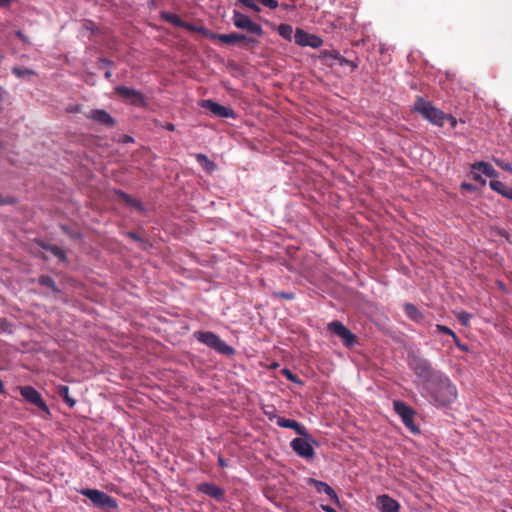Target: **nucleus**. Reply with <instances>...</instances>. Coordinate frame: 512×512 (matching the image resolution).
I'll list each match as a JSON object with an SVG mask.
<instances>
[{"label": "nucleus", "mask_w": 512, "mask_h": 512, "mask_svg": "<svg viewBox=\"0 0 512 512\" xmlns=\"http://www.w3.org/2000/svg\"><path fill=\"white\" fill-rule=\"evenodd\" d=\"M423 389L435 403L442 406L450 404L457 397L455 385L442 372L431 384Z\"/></svg>", "instance_id": "obj_1"}, {"label": "nucleus", "mask_w": 512, "mask_h": 512, "mask_svg": "<svg viewBox=\"0 0 512 512\" xmlns=\"http://www.w3.org/2000/svg\"><path fill=\"white\" fill-rule=\"evenodd\" d=\"M407 364L421 381L423 388L431 384L441 373L435 370L426 358L413 351L408 353Z\"/></svg>", "instance_id": "obj_2"}, {"label": "nucleus", "mask_w": 512, "mask_h": 512, "mask_svg": "<svg viewBox=\"0 0 512 512\" xmlns=\"http://www.w3.org/2000/svg\"><path fill=\"white\" fill-rule=\"evenodd\" d=\"M413 111L420 114L431 124L442 127L446 120V114L435 107L432 102L425 100L423 97H417Z\"/></svg>", "instance_id": "obj_3"}, {"label": "nucleus", "mask_w": 512, "mask_h": 512, "mask_svg": "<svg viewBox=\"0 0 512 512\" xmlns=\"http://www.w3.org/2000/svg\"><path fill=\"white\" fill-rule=\"evenodd\" d=\"M232 22L236 28L245 30L258 37H261L264 33L260 24L252 21L249 16L237 10L233 11Z\"/></svg>", "instance_id": "obj_4"}, {"label": "nucleus", "mask_w": 512, "mask_h": 512, "mask_svg": "<svg viewBox=\"0 0 512 512\" xmlns=\"http://www.w3.org/2000/svg\"><path fill=\"white\" fill-rule=\"evenodd\" d=\"M80 493L87 497L94 505L98 507L109 509H114L117 507L116 500L100 490L82 489Z\"/></svg>", "instance_id": "obj_5"}, {"label": "nucleus", "mask_w": 512, "mask_h": 512, "mask_svg": "<svg viewBox=\"0 0 512 512\" xmlns=\"http://www.w3.org/2000/svg\"><path fill=\"white\" fill-rule=\"evenodd\" d=\"M395 412L400 416L404 426L412 433H418L419 429L414 422V410L405 402L396 400L393 402Z\"/></svg>", "instance_id": "obj_6"}, {"label": "nucleus", "mask_w": 512, "mask_h": 512, "mask_svg": "<svg viewBox=\"0 0 512 512\" xmlns=\"http://www.w3.org/2000/svg\"><path fill=\"white\" fill-rule=\"evenodd\" d=\"M21 396L25 401L35 405L41 411L50 415V410L46 402L43 400L41 394L32 386H20L19 388Z\"/></svg>", "instance_id": "obj_7"}, {"label": "nucleus", "mask_w": 512, "mask_h": 512, "mask_svg": "<svg viewBox=\"0 0 512 512\" xmlns=\"http://www.w3.org/2000/svg\"><path fill=\"white\" fill-rule=\"evenodd\" d=\"M328 330L341 338L344 345L351 347L356 343V335L353 334L340 321H332L328 324Z\"/></svg>", "instance_id": "obj_8"}, {"label": "nucleus", "mask_w": 512, "mask_h": 512, "mask_svg": "<svg viewBox=\"0 0 512 512\" xmlns=\"http://www.w3.org/2000/svg\"><path fill=\"white\" fill-rule=\"evenodd\" d=\"M201 107L210 111L214 116L220 118H234L235 113L233 109L220 105L213 100L205 99L200 103Z\"/></svg>", "instance_id": "obj_9"}, {"label": "nucleus", "mask_w": 512, "mask_h": 512, "mask_svg": "<svg viewBox=\"0 0 512 512\" xmlns=\"http://www.w3.org/2000/svg\"><path fill=\"white\" fill-rule=\"evenodd\" d=\"M295 43L299 46H309L312 48H319L323 44V40L314 35L307 33L303 29L297 28L294 33Z\"/></svg>", "instance_id": "obj_10"}, {"label": "nucleus", "mask_w": 512, "mask_h": 512, "mask_svg": "<svg viewBox=\"0 0 512 512\" xmlns=\"http://www.w3.org/2000/svg\"><path fill=\"white\" fill-rule=\"evenodd\" d=\"M293 451L300 457L305 459H312L315 455L314 448L306 438H295L290 443Z\"/></svg>", "instance_id": "obj_11"}, {"label": "nucleus", "mask_w": 512, "mask_h": 512, "mask_svg": "<svg viewBox=\"0 0 512 512\" xmlns=\"http://www.w3.org/2000/svg\"><path fill=\"white\" fill-rule=\"evenodd\" d=\"M209 36L212 38V39H217L218 41L224 43V44H228V45H235L237 43H240V42H245L247 44H253L255 43L256 41L251 38V37H247L243 34H239V33H229V34H215V33H209Z\"/></svg>", "instance_id": "obj_12"}, {"label": "nucleus", "mask_w": 512, "mask_h": 512, "mask_svg": "<svg viewBox=\"0 0 512 512\" xmlns=\"http://www.w3.org/2000/svg\"><path fill=\"white\" fill-rule=\"evenodd\" d=\"M115 92L120 98L132 105H141L143 103L142 94L133 88L117 86Z\"/></svg>", "instance_id": "obj_13"}, {"label": "nucleus", "mask_w": 512, "mask_h": 512, "mask_svg": "<svg viewBox=\"0 0 512 512\" xmlns=\"http://www.w3.org/2000/svg\"><path fill=\"white\" fill-rule=\"evenodd\" d=\"M85 116L86 118L91 119L98 124L108 128H112L116 124L115 119L103 109H92L87 114H85Z\"/></svg>", "instance_id": "obj_14"}, {"label": "nucleus", "mask_w": 512, "mask_h": 512, "mask_svg": "<svg viewBox=\"0 0 512 512\" xmlns=\"http://www.w3.org/2000/svg\"><path fill=\"white\" fill-rule=\"evenodd\" d=\"M197 490L217 501L224 500L225 490L213 483H201L197 486Z\"/></svg>", "instance_id": "obj_15"}, {"label": "nucleus", "mask_w": 512, "mask_h": 512, "mask_svg": "<svg viewBox=\"0 0 512 512\" xmlns=\"http://www.w3.org/2000/svg\"><path fill=\"white\" fill-rule=\"evenodd\" d=\"M376 504L381 512H399V503L390 497L389 495L383 494L376 498Z\"/></svg>", "instance_id": "obj_16"}, {"label": "nucleus", "mask_w": 512, "mask_h": 512, "mask_svg": "<svg viewBox=\"0 0 512 512\" xmlns=\"http://www.w3.org/2000/svg\"><path fill=\"white\" fill-rule=\"evenodd\" d=\"M308 484L314 486L318 493H325L335 503H339V498L335 490L330 487L326 482L316 480L314 478L308 479Z\"/></svg>", "instance_id": "obj_17"}, {"label": "nucleus", "mask_w": 512, "mask_h": 512, "mask_svg": "<svg viewBox=\"0 0 512 512\" xmlns=\"http://www.w3.org/2000/svg\"><path fill=\"white\" fill-rule=\"evenodd\" d=\"M276 423L279 427L293 429L298 435L308 437L307 429L296 420L278 417Z\"/></svg>", "instance_id": "obj_18"}, {"label": "nucleus", "mask_w": 512, "mask_h": 512, "mask_svg": "<svg viewBox=\"0 0 512 512\" xmlns=\"http://www.w3.org/2000/svg\"><path fill=\"white\" fill-rule=\"evenodd\" d=\"M194 337L201 343L207 345L209 348H214L216 341L219 336L210 331H197L194 333Z\"/></svg>", "instance_id": "obj_19"}, {"label": "nucleus", "mask_w": 512, "mask_h": 512, "mask_svg": "<svg viewBox=\"0 0 512 512\" xmlns=\"http://www.w3.org/2000/svg\"><path fill=\"white\" fill-rule=\"evenodd\" d=\"M194 337L201 343L207 345L209 348H214L216 341L219 336L210 331H197L194 333Z\"/></svg>", "instance_id": "obj_20"}, {"label": "nucleus", "mask_w": 512, "mask_h": 512, "mask_svg": "<svg viewBox=\"0 0 512 512\" xmlns=\"http://www.w3.org/2000/svg\"><path fill=\"white\" fill-rule=\"evenodd\" d=\"M472 171H482L483 174H485L489 178H496L498 177V172L493 168L492 165H490L487 162L479 161L475 162L471 165Z\"/></svg>", "instance_id": "obj_21"}, {"label": "nucleus", "mask_w": 512, "mask_h": 512, "mask_svg": "<svg viewBox=\"0 0 512 512\" xmlns=\"http://www.w3.org/2000/svg\"><path fill=\"white\" fill-rule=\"evenodd\" d=\"M489 186L492 190L498 192L507 199L512 200V187L507 186L505 183L494 179L490 181Z\"/></svg>", "instance_id": "obj_22"}, {"label": "nucleus", "mask_w": 512, "mask_h": 512, "mask_svg": "<svg viewBox=\"0 0 512 512\" xmlns=\"http://www.w3.org/2000/svg\"><path fill=\"white\" fill-rule=\"evenodd\" d=\"M162 19H165V20L171 22L172 24H174L177 27H184V28H186V29H188L190 31H203V32H206L204 29H198V28L194 27L191 24L184 23L180 19V17L177 16V15L162 13Z\"/></svg>", "instance_id": "obj_23"}, {"label": "nucleus", "mask_w": 512, "mask_h": 512, "mask_svg": "<svg viewBox=\"0 0 512 512\" xmlns=\"http://www.w3.org/2000/svg\"><path fill=\"white\" fill-rule=\"evenodd\" d=\"M404 311L409 319L415 322H422L424 320V316L421 311L411 303H405L403 305Z\"/></svg>", "instance_id": "obj_24"}, {"label": "nucleus", "mask_w": 512, "mask_h": 512, "mask_svg": "<svg viewBox=\"0 0 512 512\" xmlns=\"http://www.w3.org/2000/svg\"><path fill=\"white\" fill-rule=\"evenodd\" d=\"M195 158L206 172L212 173L216 170L217 165L213 161H211L205 154L198 153L195 155Z\"/></svg>", "instance_id": "obj_25"}, {"label": "nucleus", "mask_w": 512, "mask_h": 512, "mask_svg": "<svg viewBox=\"0 0 512 512\" xmlns=\"http://www.w3.org/2000/svg\"><path fill=\"white\" fill-rule=\"evenodd\" d=\"M213 349L215 351H217L218 353L226 355V356H231L235 353V349L232 346L228 345L220 337H218Z\"/></svg>", "instance_id": "obj_26"}, {"label": "nucleus", "mask_w": 512, "mask_h": 512, "mask_svg": "<svg viewBox=\"0 0 512 512\" xmlns=\"http://www.w3.org/2000/svg\"><path fill=\"white\" fill-rule=\"evenodd\" d=\"M58 395L63 399V401L68 404L69 407H73L76 404V400L70 397L69 395V387L66 385H60L57 388Z\"/></svg>", "instance_id": "obj_27"}, {"label": "nucleus", "mask_w": 512, "mask_h": 512, "mask_svg": "<svg viewBox=\"0 0 512 512\" xmlns=\"http://www.w3.org/2000/svg\"><path fill=\"white\" fill-rule=\"evenodd\" d=\"M38 283L42 286L50 288L53 292H56V293L59 292L56 282L50 276H47V275L40 276L38 278Z\"/></svg>", "instance_id": "obj_28"}, {"label": "nucleus", "mask_w": 512, "mask_h": 512, "mask_svg": "<svg viewBox=\"0 0 512 512\" xmlns=\"http://www.w3.org/2000/svg\"><path fill=\"white\" fill-rule=\"evenodd\" d=\"M340 56L337 51L325 50L321 53V57L324 59L325 63L330 66H333L335 64L334 61L337 62Z\"/></svg>", "instance_id": "obj_29"}, {"label": "nucleus", "mask_w": 512, "mask_h": 512, "mask_svg": "<svg viewBox=\"0 0 512 512\" xmlns=\"http://www.w3.org/2000/svg\"><path fill=\"white\" fill-rule=\"evenodd\" d=\"M117 195L123 200L125 201L128 205L130 206H133L135 207L137 210L139 211H142L143 210V207H142V204L133 199L132 197H130L128 194H126L125 192H122V191H118L117 192Z\"/></svg>", "instance_id": "obj_30"}, {"label": "nucleus", "mask_w": 512, "mask_h": 512, "mask_svg": "<svg viewBox=\"0 0 512 512\" xmlns=\"http://www.w3.org/2000/svg\"><path fill=\"white\" fill-rule=\"evenodd\" d=\"M277 31L280 36H282L286 40H291L293 35V28L289 24H280L277 28Z\"/></svg>", "instance_id": "obj_31"}, {"label": "nucleus", "mask_w": 512, "mask_h": 512, "mask_svg": "<svg viewBox=\"0 0 512 512\" xmlns=\"http://www.w3.org/2000/svg\"><path fill=\"white\" fill-rule=\"evenodd\" d=\"M12 73H13L17 78H23V77H25V76L35 75V72H34L32 69H28V68H19V67H14V68H12Z\"/></svg>", "instance_id": "obj_32"}, {"label": "nucleus", "mask_w": 512, "mask_h": 512, "mask_svg": "<svg viewBox=\"0 0 512 512\" xmlns=\"http://www.w3.org/2000/svg\"><path fill=\"white\" fill-rule=\"evenodd\" d=\"M50 253L57 257L61 262L67 261V255L65 251L56 245L51 249Z\"/></svg>", "instance_id": "obj_33"}, {"label": "nucleus", "mask_w": 512, "mask_h": 512, "mask_svg": "<svg viewBox=\"0 0 512 512\" xmlns=\"http://www.w3.org/2000/svg\"><path fill=\"white\" fill-rule=\"evenodd\" d=\"M436 330L440 333H443V334H446V335H449L453 338V340H456L457 341V335L455 334V332L453 330H451L449 327L445 326V325H441V324H437L436 325Z\"/></svg>", "instance_id": "obj_34"}, {"label": "nucleus", "mask_w": 512, "mask_h": 512, "mask_svg": "<svg viewBox=\"0 0 512 512\" xmlns=\"http://www.w3.org/2000/svg\"><path fill=\"white\" fill-rule=\"evenodd\" d=\"M244 6L250 8L254 12H260V7L257 5L258 0H238Z\"/></svg>", "instance_id": "obj_35"}, {"label": "nucleus", "mask_w": 512, "mask_h": 512, "mask_svg": "<svg viewBox=\"0 0 512 512\" xmlns=\"http://www.w3.org/2000/svg\"><path fill=\"white\" fill-rule=\"evenodd\" d=\"M470 318H471V314H469L466 311H461L457 314V319L459 320V322H461V324H463L465 326H467L469 324Z\"/></svg>", "instance_id": "obj_36"}, {"label": "nucleus", "mask_w": 512, "mask_h": 512, "mask_svg": "<svg viewBox=\"0 0 512 512\" xmlns=\"http://www.w3.org/2000/svg\"><path fill=\"white\" fill-rule=\"evenodd\" d=\"M337 63L340 65V66H346V65H349L351 66L352 69H355L357 68V65L353 62V61H350L348 59H346L345 57L343 56H340Z\"/></svg>", "instance_id": "obj_37"}, {"label": "nucleus", "mask_w": 512, "mask_h": 512, "mask_svg": "<svg viewBox=\"0 0 512 512\" xmlns=\"http://www.w3.org/2000/svg\"><path fill=\"white\" fill-rule=\"evenodd\" d=\"M258 3H261L270 9H276L278 7V2L276 0H258Z\"/></svg>", "instance_id": "obj_38"}, {"label": "nucleus", "mask_w": 512, "mask_h": 512, "mask_svg": "<svg viewBox=\"0 0 512 512\" xmlns=\"http://www.w3.org/2000/svg\"><path fill=\"white\" fill-rule=\"evenodd\" d=\"M16 203V199L14 197H3L2 194L0 193V205H12V204H15Z\"/></svg>", "instance_id": "obj_39"}, {"label": "nucleus", "mask_w": 512, "mask_h": 512, "mask_svg": "<svg viewBox=\"0 0 512 512\" xmlns=\"http://www.w3.org/2000/svg\"><path fill=\"white\" fill-rule=\"evenodd\" d=\"M37 244H38L42 249H44V250H46V251H49V252H50V251H51V249L55 246V245L50 244V243H48V242H45V241H43V240H38V241H37Z\"/></svg>", "instance_id": "obj_40"}, {"label": "nucleus", "mask_w": 512, "mask_h": 512, "mask_svg": "<svg viewBox=\"0 0 512 512\" xmlns=\"http://www.w3.org/2000/svg\"><path fill=\"white\" fill-rule=\"evenodd\" d=\"M37 244H38L42 249H44V250H46V251H49V252H50V251H51V249L55 246V245L50 244V243H48V242H45V241H43V240H38V241H37Z\"/></svg>", "instance_id": "obj_41"}, {"label": "nucleus", "mask_w": 512, "mask_h": 512, "mask_svg": "<svg viewBox=\"0 0 512 512\" xmlns=\"http://www.w3.org/2000/svg\"><path fill=\"white\" fill-rule=\"evenodd\" d=\"M495 163L500 166L502 169L512 172V165L510 163L502 162L500 160H495Z\"/></svg>", "instance_id": "obj_42"}, {"label": "nucleus", "mask_w": 512, "mask_h": 512, "mask_svg": "<svg viewBox=\"0 0 512 512\" xmlns=\"http://www.w3.org/2000/svg\"><path fill=\"white\" fill-rule=\"evenodd\" d=\"M275 296H277L279 298L286 299V300L294 299V294L293 293L279 292V293H276Z\"/></svg>", "instance_id": "obj_43"}, {"label": "nucleus", "mask_w": 512, "mask_h": 512, "mask_svg": "<svg viewBox=\"0 0 512 512\" xmlns=\"http://www.w3.org/2000/svg\"><path fill=\"white\" fill-rule=\"evenodd\" d=\"M16 36L24 43V44H30L29 38L22 33V31L18 30L16 31Z\"/></svg>", "instance_id": "obj_44"}, {"label": "nucleus", "mask_w": 512, "mask_h": 512, "mask_svg": "<svg viewBox=\"0 0 512 512\" xmlns=\"http://www.w3.org/2000/svg\"><path fill=\"white\" fill-rule=\"evenodd\" d=\"M283 373L286 375L287 379H289L293 382H297V377L288 369H284Z\"/></svg>", "instance_id": "obj_45"}, {"label": "nucleus", "mask_w": 512, "mask_h": 512, "mask_svg": "<svg viewBox=\"0 0 512 512\" xmlns=\"http://www.w3.org/2000/svg\"><path fill=\"white\" fill-rule=\"evenodd\" d=\"M446 119L450 122V125H451L452 128L456 127L457 120L453 116L446 114Z\"/></svg>", "instance_id": "obj_46"}, {"label": "nucleus", "mask_w": 512, "mask_h": 512, "mask_svg": "<svg viewBox=\"0 0 512 512\" xmlns=\"http://www.w3.org/2000/svg\"><path fill=\"white\" fill-rule=\"evenodd\" d=\"M453 341H454L455 345H456L459 349H461V350H463V351H467V350H468L467 346H466V345H464V344H462V343L460 342V340H459V338H458V337H457V341H456V340H453Z\"/></svg>", "instance_id": "obj_47"}, {"label": "nucleus", "mask_w": 512, "mask_h": 512, "mask_svg": "<svg viewBox=\"0 0 512 512\" xmlns=\"http://www.w3.org/2000/svg\"><path fill=\"white\" fill-rule=\"evenodd\" d=\"M265 415L270 419V420H273L274 418H278L276 416V411L275 409H273L272 411H265Z\"/></svg>", "instance_id": "obj_48"}, {"label": "nucleus", "mask_w": 512, "mask_h": 512, "mask_svg": "<svg viewBox=\"0 0 512 512\" xmlns=\"http://www.w3.org/2000/svg\"><path fill=\"white\" fill-rule=\"evenodd\" d=\"M472 173H473V179H474L475 181L480 182V183H482V184H485V180L481 177V175H480V174H477V173H475L474 171H472Z\"/></svg>", "instance_id": "obj_49"}, {"label": "nucleus", "mask_w": 512, "mask_h": 512, "mask_svg": "<svg viewBox=\"0 0 512 512\" xmlns=\"http://www.w3.org/2000/svg\"><path fill=\"white\" fill-rule=\"evenodd\" d=\"M218 464L222 468H225L228 466L226 460L221 455L218 456Z\"/></svg>", "instance_id": "obj_50"}, {"label": "nucleus", "mask_w": 512, "mask_h": 512, "mask_svg": "<svg viewBox=\"0 0 512 512\" xmlns=\"http://www.w3.org/2000/svg\"><path fill=\"white\" fill-rule=\"evenodd\" d=\"M322 510L325 512H337L333 507L329 505H321Z\"/></svg>", "instance_id": "obj_51"}, {"label": "nucleus", "mask_w": 512, "mask_h": 512, "mask_svg": "<svg viewBox=\"0 0 512 512\" xmlns=\"http://www.w3.org/2000/svg\"><path fill=\"white\" fill-rule=\"evenodd\" d=\"M8 325H9V324H8V322H7V320H6V319H0V328H1L2 330H6V329H7V327H8Z\"/></svg>", "instance_id": "obj_52"}, {"label": "nucleus", "mask_w": 512, "mask_h": 512, "mask_svg": "<svg viewBox=\"0 0 512 512\" xmlns=\"http://www.w3.org/2000/svg\"><path fill=\"white\" fill-rule=\"evenodd\" d=\"M499 234H500V236L504 237L509 243H510V241H512V239L510 238V236L508 235V233L506 231H502Z\"/></svg>", "instance_id": "obj_53"}, {"label": "nucleus", "mask_w": 512, "mask_h": 512, "mask_svg": "<svg viewBox=\"0 0 512 512\" xmlns=\"http://www.w3.org/2000/svg\"><path fill=\"white\" fill-rule=\"evenodd\" d=\"M122 141L124 143L133 142V138L131 136L124 135Z\"/></svg>", "instance_id": "obj_54"}, {"label": "nucleus", "mask_w": 512, "mask_h": 512, "mask_svg": "<svg viewBox=\"0 0 512 512\" xmlns=\"http://www.w3.org/2000/svg\"><path fill=\"white\" fill-rule=\"evenodd\" d=\"M462 188H465L467 190H472L474 187L472 184H468V183H463L462 184Z\"/></svg>", "instance_id": "obj_55"}, {"label": "nucleus", "mask_w": 512, "mask_h": 512, "mask_svg": "<svg viewBox=\"0 0 512 512\" xmlns=\"http://www.w3.org/2000/svg\"><path fill=\"white\" fill-rule=\"evenodd\" d=\"M165 128L169 131H173L174 130V125L172 123H168Z\"/></svg>", "instance_id": "obj_56"}, {"label": "nucleus", "mask_w": 512, "mask_h": 512, "mask_svg": "<svg viewBox=\"0 0 512 512\" xmlns=\"http://www.w3.org/2000/svg\"><path fill=\"white\" fill-rule=\"evenodd\" d=\"M4 393V383L0 379V394Z\"/></svg>", "instance_id": "obj_57"}, {"label": "nucleus", "mask_w": 512, "mask_h": 512, "mask_svg": "<svg viewBox=\"0 0 512 512\" xmlns=\"http://www.w3.org/2000/svg\"><path fill=\"white\" fill-rule=\"evenodd\" d=\"M128 235H129L131 238H133V239H137V238H138V237H137V235H136L135 233H133V232L128 233Z\"/></svg>", "instance_id": "obj_58"}, {"label": "nucleus", "mask_w": 512, "mask_h": 512, "mask_svg": "<svg viewBox=\"0 0 512 512\" xmlns=\"http://www.w3.org/2000/svg\"><path fill=\"white\" fill-rule=\"evenodd\" d=\"M112 76V73L110 71L105 72V77L109 79Z\"/></svg>", "instance_id": "obj_59"}, {"label": "nucleus", "mask_w": 512, "mask_h": 512, "mask_svg": "<svg viewBox=\"0 0 512 512\" xmlns=\"http://www.w3.org/2000/svg\"><path fill=\"white\" fill-rule=\"evenodd\" d=\"M61 228H62V230H63L64 232H67V228H66V226H61Z\"/></svg>", "instance_id": "obj_60"}, {"label": "nucleus", "mask_w": 512, "mask_h": 512, "mask_svg": "<svg viewBox=\"0 0 512 512\" xmlns=\"http://www.w3.org/2000/svg\"><path fill=\"white\" fill-rule=\"evenodd\" d=\"M510 243H512V241H510Z\"/></svg>", "instance_id": "obj_61"}]
</instances>
